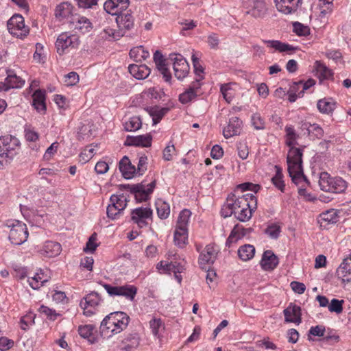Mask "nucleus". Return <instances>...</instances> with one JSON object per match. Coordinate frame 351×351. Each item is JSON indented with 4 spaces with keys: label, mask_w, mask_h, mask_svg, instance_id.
Segmentation results:
<instances>
[{
    "label": "nucleus",
    "mask_w": 351,
    "mask_h": 351,
    "mask_svg": "<svg viewBox=\"0 0 351 351\" xmlns=\"http://www.w3.org/2000/svg\"><path fill=\"white\" fill-rule=\"evenodd\" d=\"M229 204L232 206L234 217L240 221L245 222L249 221L252 213L257 208V199L252 193H246L242 195H230Z\"/></svg>",
    "instance_id": "1"
},
{
    "label": "nucleus",
    "mask_w": 351,
    "mask_h": 351,
    "mask_svg": "<svg viewBox=\"0 0 351 351\" xmlns=\"http://www.w3.org/2000/svg\"><path fill=\"white\" fill-rule=\"evenodd\" d=\"M130 4L129 0H107L104 4V9L112 15H117L116 19L119 31L125 33V30H130L134 25V18L131 14L123 13Z\"/></svg>",
    "instance_id": "2"
},
{
    "label": "nucleus",
    "mask_w": 351,
    "mask_h": 351,
    "mask_svg": "<svg viewBox=\"0 0 351 351\" xmlns=\"http://www.w3.org/2000/svg\"><path fill=\"white\" fill-rule=\"evenodd\" d=\"M130 317L126 313L117 311L111 313L101 322L100 333L104 338H108L120 333L128 325Z\"/></svg>",
    "instance_id": "3"
},
{
    "label": "nucleus",
    "mask_w": 351,
    "mask_h": 351,
    "mask_svg": "<svg viewBox=\"0 0 351 351\" xmlns=\"http://www.w3.org/2000/svg\"><path fill=\"white\" fill-rule=\"evenodd\" d=\"M302 149L291 146L287 154L288 171L295 184L305 180L302 169Z\"/></svg>",
    "instance_id": "4"
},
{
    "label": "nucleus",
    "mask_w": 351,
    "mask_h": 351,
    "mask_svg": "<svg viewBox=\"0 0 351 351\" xmlns=\"http://www.w3.org/2000/svg\"><path fill=\"white\" fill-rule=\"evenodd\" d=\"M19 140L12 136L0 137V169L8 165L19 154Z\"/></svg>",
    "instance_id": "5"
},
{
    "label": "nucleus",
    "mask_w": 351,
    "mask_h": 351,
    "mask_svg": "<svg viewBox=\"0 0 351 351\" xmlns=\"http://www.w3.org/2000/svg\"><path fill=\"white\" fill-rule=\"evenodd\" d=\"M319 185L321 190L341 193L346 191L347 182L340 177H332L328 172L323 171L319 174Z\"/></svg>",
    "instance_id": "6"
},
{
    "label": "nucleus",
    "mask_w": 351,
    "mask_h": 351,
    "mask_svg": "<svg viewBox=\"0 0 351 351\" xmlns=\"http://www.w3.org/2000/svg\"><path fill=\"white\" fill-rule=\"evenodd\" d=\"M5 226L10 228L9 239L14 245H21L28 237L26 224L21 221L10 219L6 221Z\"/></svg>",
    "instance_id": "7"
},
{
    "label": "nucleus",
    "mask_w": 351,
    "mask_h": 351,
    "mask_svg": "<svg viewBox=\"0 0 351 351\" xmlns=\"http://www.w3.org/2000/svg\"><path fill=\"white\" fill-rule=\"evenodd\" d=\"M79 44L78 36L69 32H62L58 36L55 45L58 53L62 55L66 49L77 48Z\"/></svg>",
    "instance_id": "8"
},
{
    "label": "nucleus",
    "mask_w": 351,
    "mask_h": 351,
    "mask_svg": "<svg viewBox=\"0 0 351 351\" xmlns=\"http://www.w3.org/2000/svg\"><path fill=\"white\" fill-rule=\"evenodd\" d=\"M103 287L110 296H122L130 301H133L137 293V288L134 285L112 286L104 284Z\"/></svg>",
    "instance_id": "9"
},
{
    "label": "nucleus",
    "mask_w": 351,
    "mask_h": 351,
    "mask_svg": "<svg viewBox=\"0 0 351 351\" xmlns=\"http://www.w3.org/2000/svg\"><path fill=\"white\" fill-rule=\"evenodd\" d=\"M156 186V181H153L147 186L143 184V183L137 184H125L121 185V188L129 190L134 195L135 199L138 202H142L146 201L149 198V195L153 192L154 189Z\"/></svg>",
    "instance_id": "10"
},
{
    "label": "nucleus",
    "mask_w": 351,
    "mask_h": 351,
    "mask_svg": "<svg viewBox=\"0 0 351 351\" xmlns=\"http://www.w3.org/2000/svg\"><path fill=\"white\" fill-rule=\"evenodd\" d=\"M9 32L17 38H23L29 34L28 27L25 25L23 17L20 14L13 15L8 21Z\"/></svg>",
    "instance_id": "11"
},
{
    "label": "nucleus",
    "mask_w": 351,
    "mask_h": 351,
    "mask_svg": "<svg viewBox=\"0 0 351 351\" xmlns=\"http://www.w3.org/2000/svg\"><path fill=\"white\" fill-rule=\"evenodd\" d=\"M169 59L173 62L175 76L178 80L184 78L189 71V65L186 60L180 54L172 53Z\"/></svg>",
    "instance_id": "12"
},
{
    "label": "nucleus",
    "mask_w": 351,
    "mask_h": 351,
    "mask_svg": "<svg viewBox=\"0 0 351 351\" xmlns=\"http://www.w3.org/2000/svg\"><path fill=\"white\" fill-rule=\"evenodd\" d=\"M153 211L148 207H138L132 210V221L140 228L148 226V219H152Z\"/></svg>",
    "instance_id": "13"
},
{
    "label": "nucleus",
    "mask_w": 351,
    "mask_h": 351,
    "mask_svg": "<svg viewBox=\"0 0 351 351\" xmlns=\"http://www.w3.org/2000/svg\"><path fill=\"white\" fill-rule=\"evenodd\" d=\"M100 297L96 292H92L84 298L80 302L81 307L84 309L86 316H91L96 313V308L100 302Z\"/></svg>",
    "instance_id": "14"
},
{
    "label": "nucleus",
    "mask_w": 351,
    "mask_h": 351,
    "mask_svg": "<svg viewBox=\"0 0 351 351\" xmlns=\"http://www.w3.org/2000/svg\"><path fill=\"white\" fill-rule=\"evenodd\" d=\"M274 3L278 12L288 15L297 12L302 0H274Z\"/></svg>",
    "instance_id": "15"
},
{
    "label": "nucleus",
    "mask_w": 351,
    "mask_h": 351,
    "mask_svg": "<svg viewBox=\"0 0 351 351\" xmlns=\"http://www.w3.org/2000/svg\"><path fill=\"white\" fill-rule=\"evenodd\" d=\"M217 251L213 245H207L199 256V264L203 267L206 265L213 264L217 258Z\"/></svg>",
    "instance_id": "16"
},
{
    "label": "nucleus",
    "mask_w": 351,
    "mask_h": 351,
    "mask_svg": "<svg viewBox=\"0 0 351 351\" xmlns=\"http://www.w3.org/2000/svg\"><path fill=\"white\" fill-rule=\"evenodd\" d=\"M70 23L72 24V27L83 34L88 33L93 29L92 23L85 16L80 15L73 16Z\"/></svg>",
    "instance_id": "17"
},
{
    "label": "nucleus",
    "mask_w": 351,
    "mask_h": 351,
    "mask_svg": "<svg viewBox=\"0 0 351 351\" xmlns=\"http://www.w3.org/2000/svg\"><path fill=\"white\" fill-rule=\"evenodd\" d=\"M300 306L291 303L285 310L284 315L287 322H292L299 324L301 322Z\"/></svg>",
    "instance_id": "18"
},
{
    "label": "nucleus",
    "mask_w": 351,
    "mask_h": 351,
    "mask_svg": "<svg viewBox=\"0 0 351 351\" xmlns=\"http://www.w3.org/2000/svg\"><path fill=\"white\" fill-rule=\"evenodd\" d=\"M337 275L343 282L351 281V253L345 258L337 269Z\"/></svg>",
    "instance_id": "19"
},
{
    "label": "nucleus",
    "mask_w": 351,
    "mask_h": 351,
    "mask_svg": "<svg viewBox=\"0 0 351 351\" xmlns=\"http://www.w3.org/2000/svg\"><path fill=\"white\" fill-rule=\"evenodd\" d=\"M157 269L158 270H162L164 274H171V272L180 274L184 269L183 265L174 261V258L171 259L170 261H161L158 263Z\"/></svg>",
    "instance_id": "20"
},
{
    "label": "nucleus",
    "mask_w": 351,
    "mask_h": 351,
    "mask_svg": "<svg viewBox=\"0 0 351 351\" xmlns=\"http://www.w3.org/2000/svg\"><path fill=\"white\" fill-rule=\"evenodd\" d=\"M152 137L150 134L139 135L136 136H128L125 145L148 147L152 145Z\"/></svg>",
    "instance_id": "21"
},
{
    "label": "nucleus",
    "mask_w": 351,
    "mask_h": 351,
    "mask_svg": "<svg viewBox=\"0 0 351 351\" xmlns=\"http://www.w3.org/2000/svg\"><path fill=\"white\" fill-rule=\"evenodd\" d=\"M242 121L237 117L230 119L229 123L223 129V134L226 138H229L233 136L239 135L241 131Z\"/></svg>",
    "instance_id": "22"
},
{
    "label": "nucleus",
    "mask_w": 351,
    "mask_h": 351,
    "mask_svg": "<svg viewBox=\"0 0 351 351\" xmlns=\"http://www.w3.org/2000/svg\"><path fill=\"white\" fill-rule=\"evenodd\" d=\"M62 251L61 245L56 241H46L39 252L47 257H54L60 254Z\"/></svg>",
    "instance_id": "23"
},
{
    "label": "nucleus",
    "mask_w": 351,
    "mask_h": 351,
    "mask_svg": "<svg viewBox=\"0 0 351 351\" xmlns=\"http://www.w3.org/2000/svg\"><path fill=\"white\" fill-rule=\"evenodd\" d=\"M279 261L271 250L265 251L261 261V265L264 270H273L278 265Z\"/></svg>",
    "instance_id": "24"
},
{
    "label": "nucleus",
    "mask_w": 351,
    "mask_h": 351,
    "mask_svg": "<svg viewBox=\"0 0 351 351\" xmlns=\"http://www.w3.org/2000/svg\"><path fill=\"white\" fill-rule=\"evenodd\" d=\"M267 10V5L263 0H253L251 4V8L247 12L255 18L263 17Z\"/></svg>",
    "instance_id": "25"
},
{
    "label": "nucleus",
    "mask_w": 351,
    "mask_h": 351,
    "mask_svg": "<svg viewBox=\"0 0 351 351\" xmlns=\"http://www.w3.org/2000/svg\"><path fill=\"white\" fill-rule=\"evenodd\" d=\"M338 218L337 211L335 209H330L320 214L319 223L322 228H327V225L337 222Z\"/></svg>",
    "instance_id": "26"
},
{
    "label": "nucleus",
    "mask_w": 351,
    "mask_h": 351,
    "mask_svg": "<svg viewBox=\"0 0 351 351\" xmlns=\"http://www.w3.org/2000/svg\"><path fill=\"white\" fill-rule=\"evenodd\" d=\"M128 71L132 75L138 80L146 78L151 73L150 69L145 64H130Z\"/></svg>",
    "instance_id": "27"
},
{
    "label": "nucleus",
    "mask_w": 351,
    "mask_h": 351,
    "mask_svg": "<svg viewBox=\"0 0 351 351\" xmlns=\"http://www.w3.org/2000/svg\"><path fill=\"white\" fill-rule=\"evenodd\" d=\"M32 105L40 113L46 111L45 93L41 90H36L32 95Z\"/></svg>",
    "instance_id": "28"
},
{
    "label": "nucleus",
    "mask_w": 351,
    "mask_h": 351,
    "mask_svg": "<svg viewBox=\"0 0 351 351\" xmlns=\"http://www.w3.org/2000/svg\"><path fill=\"white\" fill-rule=\"evenodd\" d=\"M119 170L126 179L132 178L136 173V168L132 165L128 156H125L119 162Z\"/></svg>",
    "instance_id": "29"
},
{
    "label": "nucleus",
    "mask_w": 351,
    "mask_h": 351,
    "mask_svg": "<svg viewBox=\"0 0 351 351\" xmlns=\"http://www.w3.org/2000/svg\"><path fill=\"white\" fill-rule=\"evenodd\" d=\"M337 104L331 98H324L317 101V107L322 114H331L336 108Z\"/></svg>",
    "instance_id": "30"
},
{
    "label": "nucleus",
    "mask_w": 351,
    "mask_h": 351,
    "mask_svg": "<svg viewBox=\"0 0 351 351\" xmlns=\"http://www.w3.org/2000/svg\"><path fill=\"white\" fill-rule=\"evenodd\" d=\"M140 337L137 333L130 334L123 341L121 348L124 351H132L139 346Z\"/></svg>",
    "instance_id": "31"
},
{
    "label": "nucleus",
    "mask_w": 351,
    "mask_h": 351,
    "mask_svg": "<svg viewBox=\"0 0 351 351\" xmlns=\"http://www.w3.org/2000/svg\"><path fill=\"white\" fill-rule=\"evenodd\" d=\"M73 6L71 3L63 2L58 5L55 10V16L57 19L62 20L63 19H68L72 15Z\"/></svg>",
    "instance_id": "32"
},
{
    "label": "nucleus",
    "mask_w": 351,
    "mask_h": 351,
    "mask_svg": "<svg viewBox=\"0 0 351 351\" xmlns=\"http://www.w3.org/2000/svg\"><path fill=\"white\" fill-rule=\"evenodd\" d=\"M169 110V108H160L157 106L147 109L149 115L152 117L154 125L158 123Z\"/></svg>",
    "instance_id": "33"
},
{
    "label": "nucleus",
    "mask_w": 351,
    "mask_h": 351,
    "mask_svg": "<svg viewBox=\"0 0 351 351\" xmlns=\"http://www.w3.org/2000/svg\"><path fill=\"white\" fill-rule=\"evenodd\" d=\"M255 254V247L250 244L241 246L238 250L239 257L243 261L252 259Z\"/></svg>",
    "instance_id": "34"
},
{
    "label": "nucleus",
    "mask_w": 351,
    "mask_h": 351,
    "mask_svg": "<svg viewBox=\"0 0 351 351\" xmlns=\"http://www.w3.org/2000/svg\"><path fill=\"white\" fill-rule=\"evenodd\" d=\"M188 229L177 228L174 232V242L176 245L180 248L184 247L187 243Z\"/></svg>",
    "instance_id": "35"
},
{
    "label": "nucleus",
    "mask_w": 351,
    "mask_h": 351,
    "mask_svg": "<svg viewBox=\"0 0 351 351\" xmlns=\"http://www.w3.org/2000/svg\"><path fill=\"white\" fill-rule=\"evenodd\" d=\"M314 67L317 75L321 80L329 79L333 75L332 71L320 61H316Z\"/></svg>",
    "instance_id": "36"
},
{
    "label": "nucleus",
    "mask_w": 351,
    "mask_h": 351,
    "mask_svg": "<svg viewBox=\"0 0 351 351\" xmlns=\"http://www.w3.org/2000/svg\"><path fill=\"white\" fill-rule=\"evenodd\" d=\"M130 56L136 62H142L149 57V53L143 46H139L130 50Z\"/></svg>",
    "instance_id": "37"
},
{
    "label": "nucleus",
    "mask_w": 351,
    "mask_h": 351,
    "mask_svg": "<svg viewBox=\"0 0 351 351\" xmlns=\"http://www.w3.org/2000/svg\"><path fill=\"white\" fill-rule=\"evenodd\" d=\"M263 42L267 45V47L274 48L279 52L295 50V48L292 45L282 43L279 40H264Z\"/></svg>",
    "instance_id": "38"
},
{
    "label": "nucleus",
    "mask_w": 351,
    "mask_h": 351,
    "mask_svg": "<svg viewBox=\"0 0 351 351\" xmlns=\"http://www.w3.org/2000/svg\"><path fill=\"white\" fill-rule=\"evenodd\" d=\"M100 36L102 38L106 40H119L122 36H124V32H121V31H117L114 29L107 27L104 29L101 32Z\"/></svg>",
    "instance_id": "39"
},
{
    "label": "nucleus",
    "mask_w": 351,
    "mask_h": 351,
    "mask_svg": "<svg viewBox=\"0 0 351 351\" xmlns=\"http://www.w3.org/2000/svg\"><path fill=\"white\" fill-rule=\"evenodd\" d=\"M334 0H319L318 8L320 10L319 16L325 17L332 13L333 10Z\"/></svg>",
    "instance_id": "40"
},
{
    "label": "nucleus",
    "mask_w": 351,
    "mask_h": 351,
    "mask_svg": "<svg viewBox=\"0 0 351 351\" xmlns=\"http://www.w3.org/2000/svg\"><path fill=\"white\" fill-rule=\"evenodd\" d=\"M156 207L158 217L160 219H167L169 217L170 206L167 202L158 199L156 202Z\"/></svg>",
    "instance_id": "41"
},
{
    "label": "nucleus",
    "mask_w": 351,
    "mask_h": 351,
    "mask_svg": "<svg viewBox=\"0 0 351 351\" xmlns=\"http://www.w3.org/2000/svg\"><path fill=\"white\" fill-rule=\"evenodd\" d=\"M260 188L261 187L258 184H254L250 182H245L239 184L234 190V193L232 195H236V196L241 195V193L245 191H253L256 193L259 191Z\"/></svg>",
    "instance_id": "42"
},
{
    "label": "nucleus",
    "mask_w": 351,
    "mask_h": 351,
    "mask_svg": "<svg viewBox=\"0 0 351 351\" xmlns=\"http://www.w3.org/2000/svg\"><path fill=\"white\" fill-rule=\"evenodd\" d=\"M191 212L188 209H184L179 215L177 221V228L188 229V224L189 221Z\"/></svg>",
    "instance_id": "43"
},
{
    "label": "nucleus",
    "mask_w": 351,
    "mask_h": 351,
    "mask_svg": "<svg viewBox=\"0 0 351 351\" xmlns=\"http://www.w3.org/2000/svg\"><path fill=\"white\" fill-rule=\"evenodd\" d=\"M110 202L119 208V210L123 211L128 204L126 197L123 195H112Z\"/></svg>",
    "instance_id": "44"
},
{
    "label": "nucleus",
    "mask_w": 351,
    "mask_h": 351,
    "mask_svg": "<svg viewBox=\"0 0 351 351\" xmlns=\"http://www.w3.org/2000/svg\"><path fill=\"white\" fill-rule=\"evenodd\" d=\"M275 168L276 171L275 176L271 178V182L281 192H283L285 188V184L282 180L283 176L281 169L278 166H275Z\"/></svg>",
    "instance_id": "45"
},
{
    "label": "nucleus",
    "mask_w": 351,
    "mask_h": 351,
    "mask_svg": "<svg viewBox=\"0 0 351 351\" xmlns=\"http://www.w3.org/2000/svg\"><path fill=\"white\" fill-rule=\"evenodd\" d=\"M8 86L10 88H19L23 86L25 80L14 73H8L6 77Z\"/></svg>",
    "instance_id": "46"
},
{
    "label": "nucleus",
    "mask_w": 351,
    "mask_h": 351,
    "mask_svg": "<svg viewBox=\"0 0 351 351\" xmlns=\"http://www.w3.org/2000/svg\"><path fill=\"white\" fill-rule=\"evenodd\" d=\"M142 123L140 117H132L124 123V128L126 131L134 132L138 130L141 127Z\"/></svg>",
    "instance_id": "47"
},
{
    "label": "nucleus",
    "mask_w": 351,
    "mask_h": 351,
    "mask_svg": "<svg viewBox=\"0 0 351 351\" xmlns=\"http://www.w3.org/2000/svg\"><path fill=\"white\" fill-rule=\"evenodd\" d=\"M48 280L47 278H43V274H36L34 276L28 278L29 286L33 289H39Z\"/></svg>",
    "instance_id": "48"
},
{
    "label": "nucleus",
    "mask_w": 351,
    "mask_h": 351,
    "mask_svg": "<svg viewBox=\"0 0 351 351\" xmlns=\"http://www.w3.org/2000/svg\"><path fill=\"white\" fill-rule=\"evenodd\" d=\"M165 59L164 60L158 61L155 62L156 68L160 72V73L163 75V77L166 82H169L171 79V75L169 69L167 67V64H166Z\"/></svg>",
    "instance_id": "49"
},
{
    "label": "nucleus",
    "mask_w": 351,
    "mask_h": 351,
    "mask_svg": "<svg viewBox=\"0 0 351 351\" xmlns=\"http://www.w3.org/2000/svg\"><path fill=\"white\" fill-rule=\"evenodd\" d=\"M198 95L190 88H187L184 93L179 95V101L182 104H186L195 99Z\"/></svg>",
    "instance_id": "50"
},
{
    "label": "nucleus",
    "mask_w": 351,
    "mask_h": 351,
    "mask_svg": "<svg viewBox=\"0 0 351 351\" xmlns=\"http://www.w3.org/2000/svg\"><path fill=\"white\" fill-rule=\"evenodd\" d=\"M287 141L286 144L289 147L293 146L295 140L298 138V135L295 132V130L293 126H287L285 128Z\"/></svg>",
    "instance_id": "51"
},
{
    "label": "nucleus",
    "mask_w": 351,
    "mask_h": 351,
    "mask_svg": "<svg viewBox=\"0 0 351 351\" xmlns=\"http://www.w3.org/2000/svg\"><path fill=\"white\" fill-rule=\"evenodd\" d=\"M123 211L119 210V208L110 203L107 207V216L112 220H116L119 219V216L122 214Z\"/></svg>",
    "instance_id": "52"
},
{
    "label": "nucleus",
    "mask_w": 351,
    "mask_h": 351,
    "mask_svg": "<svg viewBox=\"0 0 351 351\" xmlns=\"http://www.w3.org/2000/svg\"><path fill=\"white\" fill-rule=\"evenodd\" d=\"M343 300H339L334 298L328 304V310L330 312H334L336 313L337 314H339L343 311Z\"/></svg>",
    "instance_id": "53"
},
{
    "label": "nucleus",
    "mask_w": 351,
    "mask_h": 351,
    "mask_svg": "<svg viewBox=\"0 0 351 351\" xmlns=\"http://www.w3.org/2000/svg\"><path fill=\"white\" fill-rule=\"evenodd\" d=\"M293 32L298 36H307L310 34V29L299 22H295L293 24Z\"/></svg>",
    "instance_id": "54"
},
{
    "label": "nucleus",
    "mask_w": 351,
    "mask_h": 351,
    "mask_svg": "<svg viewBox=\"0 0 351 351\" xmlns=\"http://www.w3.org/2000/svg\"><path fill=\"white\" fill-rule=\"evenodd\" d=\"M240 239L241 236H239V225H237L234 227L230 234L228 237L226 244L227 246L230 247L232 243H236Z\"/></svg>",
    "instance_id": "55"
},
{
    "label": "nucleus",
    "mask_w": 351,
    "mask_h": 351,
    "mask_svg": "<svg viewBox=\"0 0 351 351\" xmlns=\"http://www.w3.org/2000/svg\"><path fill=\"white\" fill-rule=\"evenodd\" d=\"M94 329L95 327L93 325L88 324L80 326L78 332L82 337L84 339H89L92 336Z\"/></svg>",
    "instance_id": "56"
},
{
    "label": "nucleus",
    "mask_w": 351,
    "mask_h": 351,
    "mask_svg": "<svg viewBox=\"0 0 351 351\" xmlns=\"http://www.w3.org/2000/svg\"><path fill=\"white\" fill-rule=\"evenodd\" d=\"M220 90L224 99L228 103H230L233 99L234 93L230 86L228 84H223L221 86Z\"/></svg>",
    "instance_id": "57"
},
{
    "label": "nucleus",
    "mask_w": 351,
    "mask_h": 351,
    "mask_svg": "<svg viewBox=\"0 0 351 351\" xmlns=\"http://www.w3.org/2000/svg\"><path fill=\"white\" fill-rule=\"evenodd\" d=\"M252 124L256 130H263L265 128V121L258 113L252 116Z\"/></svg>",
    "instance_id": "58"
},
{
    "label": "nucleus",
    "mask_w": 351,
    "mask_h": 351,
    "mask_svg": "<svg viewBox=\"0 0 351 351\" xmlns=\"http://www.w3.org/2000/svg\"><path fill=\"white\" fill-rule=\"evenodd\" d=\"M79 75L76 72H70L64 76V84L66 86H71L79 82Z\"/></svg>",
    "instance_id": "59"
},
{
    "label": "nucleus",
    "mask_w": 351,
    "mask_h": 351,
    "mask_svg": "<svg viewBox=\"0 0 351 351\" xmlns=\"http://www.w3.org/2000/svg\"><path fill=\"white\" fill-rule=\"evenodd\" d=\"M95 148L93 146H89L85 149L80 155L81 160L84 162L89 161L90 159L94 156Z\"/></svg>",
    "instance_id": "60"
},
{
    "label": "nucleus",
    "mask_w": 351,
    "mask_h": 351,
    "mask_svg": "<svg viewBox=\"0 0 351 351\" xmlns=\"http://www.w3.org/2000/svg\"><path fill=\"white\" fill-rule=\"evenodd\" d=\"M97 241V234L93 233L89 238L88 241L86 243V247L84 249L85 252H93L96 250L97 247V244L96 243Z\"/></svg>",
    "instance_id": "61"
},
{
    "label": "nucleus",
    "mask_w": 351,
    "mask_h": 351,
    "mask_svg": "<svg viewBox=\"0 0 351 351\" xmlns=\"http://www.w3.org/2000/svg\"><path fill=\"white\" fill-rule=\"evenodd\" d=\"M326 328L323 325H317L316 326H312L308 331V336H317L323 337L324 335Z\"/></svg>",
    "instance_id": "62"
},
{
    "label": "nucleus",
    "mask_w": 351,
    "mask_h": 351,
    "mask_svg": "<svg viewBox=\"0 0 351 351\" xmlns=\"http://www.w3.org/2000/svg\"><path fill=\"white\" fill-rule=\"evenodd\" d=\"M176 152L173 144L169 143L163 150V158L165 160L169 161L172 159V156Z\"/></svg>",
    "instance_id": "63"
},
{
    "label": "nucleus",
    "mask_w": 351,
    "mask_h": 351,
    "mask_svg": "<svg viewBox=\"0 0 351 351\" xmlns=\"http://www.w3.org/2000/svg\"><path fill=\"white\" fill-rule=\"evenodd\" d=\"M280 228L276 224H272L266 229L265 232L272 239H277L279 236Z\"/></svg>",
    "instance_id": "64"
}]
</instances>
